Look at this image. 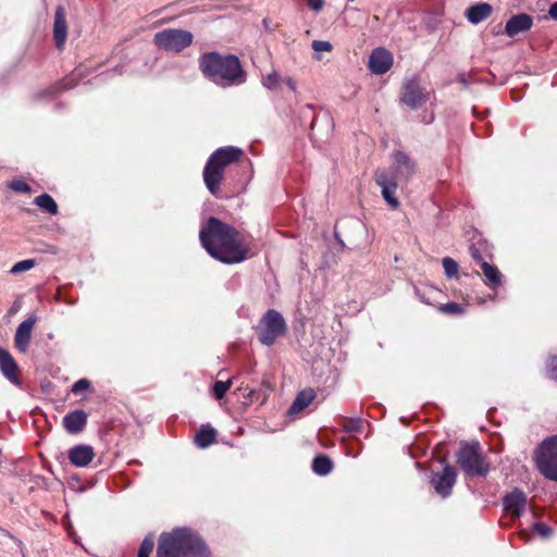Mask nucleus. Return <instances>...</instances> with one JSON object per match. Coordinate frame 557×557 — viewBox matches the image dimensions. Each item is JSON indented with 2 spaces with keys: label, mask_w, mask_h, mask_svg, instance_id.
Wrapping results in <instances>:
<instances>
[{
  "label": "nucleus",
  "mask_w": 557,
  "mask_h": 557,
  "mask_svg": "<svg viewBox=\"0 0 557 557\" xmlns=\"http://www.w3.org/2000/svg\"><path fill=\"white\" fill-rule=\"evenodd\" d=\"M443 268L445 271V275L449 278L457 275L458 272V263L450 257H445L442 260Z\"/></svg>",
  "instance_id": "nucleus-28"
},
{
  "label": "nucleus",
  "mask_w": 557,
  "mask_h": 557,
  "mask_svg": "<svg viewBox=\"0 0 557 557\" xmlns=\"http://www.w3.org/2000/svg\"><path fill=\"white\" fill-rule=\"evenodd\" d=\"M332 469L333 462L325 455L317 456L312 461V470L319 475H326L332 471Z\"/></svg>",
  "instance_id": "nucleus-25"
},
{
  "label": "nucleus",
  "mask_w": 557,
  "mask_h": 557,
  "mask_svg": "<svg viewBox=\"0 0 557 557\" xmlns=\"http://www.w3.org/2000/svg\"><path fill=\"white\" fill-rule=\"evenodd\" d=\"M216 441V432L209 424L202 425L195 436V443L199 448H207Z\"/></svg>",
  "instance_id": "nucleus-23"
},
{
  "label": "nucleus",
  "mask_w": 557,
  "mask_h": 557,
  "mask_svg": "<svg viewBox=\"0 0 557 557\" xmlns=\"http://www.w3.org/2000/svg\"><path fill=\"white\" fill-rule=\"evenodd\" d=\"M315 394L313 389H305L298 393L292 406L288 409V414H296L307 408L314 399Z\"/></svg>",
  "instance_id": "nucleus-22"
},
{
  "label": "nucleus",
  "mask_w": 557,
  "mask_h": 557,
  "mask_svg": "<svg viewBox=\"0 0 557 557\" xmlns=\"http://www.w3.org/2000/svg\"><path fill=\"white\" fill-rule=\"evenodd\" d=\"M199 67L207 78L222 87L237 86L246 82V73L234 54L205 53L199 58Z\"/></svg>",
  "instance_id": "nucleus-2"
},
{
  "label": "nucleus",
  "mask_w": 557,
  "mask_h": 557,
  "mask_svg": "<svg viewBox=\"0 0 557 557\" xmlns=\"http://www.w3.org/2000/svg\"><path fill=\"white\" fill-rule=\"evenodd\" d=\"M360 425V421H349V423L345 426L346 431L354 432L358 431Z\"/></svg>",
  "instance_id": "nucleus-42"
},
{
  "label": "nucleus",
  "mask_w": 557,
  "mask_h": 557,
  "mask_svg": "<svg viewBox=\"0 0 557 557\" xmlns=\"http://www.w3.org/2000/svg\"><path fill=\"white\" fill-rule=\"evenodd\" d=\"M492 5L485 2H480L471 5L466 11L468 21L472 24H479L486 20L492 14Z\"/></svg>",
  "instance_id": "nucleus-21"
},
{
  "label": "nucleus",
  "mask_w": 557,
  "mask_h": 557,
  "mask_svg": "<svg viewBox=\"0 0 557 557\" xmlns=\"http://www.w3.org/2000/svg\"><path fill=\"white\" fill-rule=\"evenodd\" d=\"M533 458L540 473L557 482V435L545 438L536 447Z\"/></svg>",
  "instance_id": "nucleus-7"
},
{
  "label": "nucleus",
  "mask_w": 557,
  "mask_h": 557,
  "mask_svg": "<svg viewBox=\"0 0 557 557\" xmlns=\"http://www.w3.org/2000/svg\"><path fill=\"white\" fill-rule=\"evenodd\" d=\"M307 4L311 10L319 12L324 5V0H307Z\"/></svg>",
  "instance_id": "nucleus-39"
},
{
  "label": "nucleus",
  "mask_w": 557,
  "mask_h": 557,
  "mask_svg": "<svg viewBox=\"0 0 557 557\" xmlns=\"http://www.w3.org/2000/svg\"><path fill=\"white\" fill-rule=\"evenodd\" d=\"M164 546L171 557H206L208 548L201 539L188 529L162 533L158 547Z\"/></svg>",
  "instance_id": "nucleus-3"
},
{
  "label": "nucleus",
  "mask_w": 557,
  "mask_h": 557,
  "mask_svg": "<svg viewBox=\"0 0 557 557\" xmlns=\"http://www.w3.org/2000/svg\"><path fill=\"white\" fill-rule=\"evenodd\" d=\"M75 86L73 78H66L60 83L58 89H71Z\"/></svg>",
  "instance_id": "nucleus-40"
},
{
  "label": "nucleus",
  "mask_w": 557,
  "mask_h": 557,
  "mask_svg": "<svg viewBox=\"0 0 557 557\" xmlns=\"http://www.w3.org/2000/svg\"><path fill=\"white\" fill-rule=\"evenodd\" d=\"M87 423V414L83 410H74L63 418V425L71 434L81 432Z\"/></svg>",
  "instance_id": "nucleus-20"
},
{
  "label": "nucleus",
  "mask_w": 557,
  "mask_h": 557,
  "mask_svg": "<svg viewBox=\"0 0 557 557\" xmlns=\"http://www.w3.org/2000/svg\"><path fill=\"white\" fill-rule=\"evenodd\" d=\"M500 27H502L500 25H497V26H496L497 30L495 29V34H498V33H499Z\"/></svg>",
  "instance_id": "nucleus-47"
},
{
  "label": "nucleus",
  "mask_w": 557,
  "mask_h": 557,
  "mask_svg": "<svg viewBox=\"0 0 557 557\" xmlns=\"http://www.w3.org/2000/svg\"><path fill=\"white\" fill-rule=\"evenodd\" d=\"M470 255L480 264L482 263V261H485L483 256L481 255L480 249L475 245L470 246Z\"/></svg>",
  "instance_id": "nucleus-38"
},
{
  "label": "nucleus",
  "mask_w": 557,
  "mask_h": 557,
  "mask_svg": "<svg viewBox=\"0 0 557 557\" xmlns=\"http://www.w3.org/2000/svg\"><path fill=\"white\" fill-rule=\"evenodd\" d=\"M37 321V317L35 314L29 315L26 320H24L16 329L14 335V343L16 348L24 352L27 350L30 338H32V330Z\"/></svg>",
  "instance_id": "nucleus-15"
},
{
  "label": "nucleus",
  "mask_w": 557,
  "mask_h": 557,
  "mask_svg": "<svg viewBox=\"0 0 557 557\" xmlns=\"http://www.w3.org/2000/svg\"><path fill=\"white\" fill-rule=\"evenodd\" d=\"M10 187L14 191H18V193H29L30 191L29 185L22 180L12 181L10 184Z\"/></svg>",
  "instance_id": "nucleus-35"
},
{
  "label": "nucleus",
  "mask_w": 557,
  "mask_h": 557,
  "mask_svg": "<svg viewBox=\"0 0 557 557\" xmlns=\"http://www.w3.org/2000/svg\"><path fill=\"white\" fill-rule=\"evenodd\" d=\"M527 495L519 488H515L503 498V506L512 519L520 518L527 507Z\"/></svg>",
  "instance_id": "nucleus-12"
},
{
  "label": "nucleus",
  "mask_w": 557,
  "mask_h": 557,
  "mask_svg": "<svg viewBox=\"0 0 557 557\" xmlns=\"http://www.w3.org/2000/svg\"><path fill=\"white\" fill-rule=\"evenodd\" d=\"M534 529L542 536H548L552 532V529L545 523H535Z\"/></svg>",
  "instance_id": "nucleus-37"
},
{
  "label": "nucleus",
  "mask_w": 557,
  "mask_h": 557,
  "mask_svg": "<svg viewBox=\"0 0 557 557\" xmlns=\"http://www.w3.org/2000/svg\"><path fill=\"white\" fill-rule=\"evenodd\" d=\"M393 65V55L384 48H376L369 58V69L372 73L382 75Z\"/></svg>",
  "instance_id": "nucleus-13"
},
{
  "label": "nucleus",
  "mask_w": 557,
  "mask_h": 557,
  "mask_svg": "<svg viewBox=\"0 0 557 557\" xmlns=\"http://www.w3.org/2000/svg\"><path fill=\"white\" fill-rule=\"evenodd\" d=\"M35 265V260L33 259H25L22 261L16 262L10 270V273L12 274H18L24 271H28L33 269Z\"/></svg>",
  "instance_id": "nucleus-30"
},
{
  "label": "nucleus",
  "mask_w": 557,
  "mask_h": 557,
  "mask_svg": "<svg viewBox=\"0 0 557 557\" xmlns=\"http://www.w3.org/2000/svg\"><path fill=\"white\" fill-rule=\"evenodd\" d=\"M311 46L315 52H330L333 49L332 44L326 40H313Z\"/></svg>",
  "instance_id": "nucleus-33"
},
{
  "label": "nucleus",
  "mask_w": 557,
  "mask_h": 557,
  "mask_svg": "<svg viewBox=\"0 0 557 557\" xmlns=\"http://www.w3.org/2000/svg\"><path fill=\"white\" fill-rule=\"evenodd\" d=\"M53 38L55 46L62 50L67 38V24L65 20V10L62 5L57 7L53 22Z\"/></svg>",
  "instance_id": "nucleus-17"
},
{
  "label": "nucleus",
  "mask_w": 557,
  "mask_h": 557,
  "mask_svg": "<svg viewBox=\"0 0 557 557\" xmlns=\"http://www.w3.org/2000/svg\"><path fill=\"white\" fill-rule=\"evenodd\" d=\"M548 14L553 20H557V2L553 3L548 10Z\"/></svg>",
  "instance_id": "nucleus-43"
},
{
  "label": "nucleus",
  "mask_w": 557,
  "mask_h": 557,
  "mask_svg": "<svg viewBox=\"0 0 557 557\" xmlns=\"http://www.w3.org/2000/svg\"><path fill=\"white\" fill-rule=\"evenodd\" d=\"M153 547H154L153 536L152 535L146 536L140 544L137 557H149Z\"/></svg>",
  "instance_id": "nucleus-27"
},
{
  "label": "nucleus",
  "mask_w": 557,
  "mask_h": 557,
  "mask_svg": "<svg viewBox=\"0 0 557 557\" xmlns=\"http://www.w3.org/2000/svg\"><path fill=\"white\" fill-rule=\"evenodd\" d=\"M519 535H520V537H521V539H523L524 541H529V539H530L529 533H528V532H525V531L520 532V534H519Z\"/></svg>",
  "instance_id": "nucleus-44"
},
{
  "label": "nucleus",
  "mask_w": 557,
  "mask_h": 557,
  "mask_svg": "<svg viewBox=\"0 0 557 557\" xmlns=\"http://www.w3.org/2000/svg\"><path fill=\"white\" fill-rule=\"evenodd\" d=\"M231 386H232V380L216 381L213 384V394H214L215 398L222 399Z\"/></svg>",
  "instance_id": "nucleus-29"
},
{
  "label": "nucleus",
  "mask_w": 557,
  "mask_h": 557,
  "mask_svg": "<svg viewBox=\"0 0 557 557\" xmlns=\"http://www.w3.org/2000/svg\"><path fill=\"white\" fill-rule=\"evenodd\" d=\"M90 385L89 381L86 380V379H81L78 380L77 382L74 383L73 387H72V391L73 393H78L83 389H86L88 388Z\"/></svg>",
  "instance_id": "nucleus-36"
},
{
  "label": "nucleus",
  "mask_w": 557,
  "mask_h": 557,
  "mask_svg": "<svg viewBox=\"0 0 557 557\" xmlns=\"http://www.w3.org/2000/svg\"><path fill=\"white\" fill-rule=\"evenodd\" d=\"M154 44L169 51L180 52L193 42V34L183 29L169 28L154 35Z\"/></svg>",
  "instance_id": "nucleus-8"
},
{
  "label": "nucleus",
  "mask_w": 557,
  "mask_h": 557,
  "mask_svg": "<svg viewBox=\"0 0 557 557\" xmlns=\"http://www.w3.org/2000/svg\"><path fill=\"white\" fill-rule=\"evenodd\" d=\"M533 25V20L525 13H520L511 16L506 25L505 33L508 37H516L521 33L528 32Z\"/></svg>",
  "instance_id": "nucleus-16"
},
{
  "label": "nucleus",
  "mask_w": 557,
  "mask_h": 557,
  "mask_svg": "<svg viewBox=\"0 0 557 557\" xmlns=\"http://www.w3.org/2000/svg\"><path fill=\"white\" fill-rule=\"evenodd\" d=\"M281 82H282V78H281V76L278 75V73H277V72H275V71L271 72L270 74H268V75L263 78V85H264L268 89H275V88H277Z\"/></svg>",
  "instance_id": "nucleus-31"
},
{
  "label": "nucleus",
  "mask_w": 557,
  "mask_h": 557,
  "mask_svg": "<svg viewBox=\"0 0 557 557\" xmlns=\"http://www.w3.org/2000/svg\"><path fill=\"white\" fill-rule=\"evenodd\" d=\"M282 82H283V83H285V84H286V86H287L290 90H293V91H295V90H296V88H297V84H296V82H295V79H294V78H292V77H285V78H283V79H282Z\"/></svg>",
  "instance_id": "nucleus-41"
},
{
  "label": "nucleus",
  "mask_w": 557,
  "mask_h": 557,
  "mask_svg": "<svg viewBox=\"0 0 557 557\" xmlns=\"http://www.w3.org/2000/svg\"><path fill=\"white\" fill-rule=\"evenodd\" d=\"M480 267L485 276L487 285H490L491 287H496V286L500 285L502 273L495 265L488 263L487 261H482Z\"/></svg>",
  "instance_id": "nucleus-24"
},
{
  "label": "nucleus",
  "mask_w": 557,
  "mask_h": 557,
  "mask_svg": "<svg viewBox=\"0 0 557 557\" xmlns=\"http://www.w3.org/2000/svg\"><path fill=\"white\" fill-rule=\"evenodd\" d=\"M243 154L240 148L225 146L216 149L208 159L203 169V182L214 197H220V186L224 178L225 168L236 162Z\"/></svg>",
  "instance_id": "nucleus-4"
},
{
  "label": "nucleus",
  "mask_w": 557,
  "mask_h": 557,
  "mask_svg": "<svg viewBox=\"0 0 557 557\" xmlns=\"http://www.w3.org/2000/svg\"><path fill=\"white\" fill-rule=\"evenodd\" d=\"M457 462L461 470L470 476H485L490 471V462L479 442L462 443L457 453Z\"/></svg>",
  "instance_id": "nucleus-5"
},
{
  "label": "nucleus",
  "mask_w": 557,
  "mask_h": 557,
  "mask_svg": "<svg viewBox=\"0 0 557 557\" xmlns=\"http://www.w3.org/2000/svg\"><path fill=\"white\" fill-rule=\"evenodd\" d=\"M34 203L38 206L41 210L50 213V214H57L58 213V205L53 200V198L48 194H42L37 196L34 199Z\"/></svg>",
  "instance_id": "nucleus-26"
},
{
  "label": "nucleus",
  "mask_w": 557,
  "mask_h": 557,
  "mask_svg": "<svg viewBox=\"0 0 557 557\" xmlns=\"http://www.w3.org/2000/svg\"><path fill=\"white\" fill-rule=\"evenodd\" d=\"M393 169L395 177L409 180L416 171V164L405 152L395 151L393 153Z\"/></svg>",
  "instance_id": "nucleus-14"
},
{
  "label": "nucleus",
  "mask_w": 557,
  "mask_h": 557,
  "mask_svg": "<svg viewBox=\"0 0 557 557\" xmlns=\"http://www.w3.org/2000/svg\"><path fill=\"white\" fill-rule=\"evenodd\" d=\"M440 310L448 314H460L463 312L462 307L457 302H447L440 307Z\"/></svg>",
  "instance_id": "nucleus-32"
},
{
  "label": "nucleus",
  "mask_w": 557,
  "mask_h": 557,
  "mask_svg": "<svg viewBox=\"0 0 557 557\" xmlns=\"http://www.w3.org/2000/svg\"><path fill=\"white\" fill-rule=\"evenodd\" d=\"M429 99L428 92L422 88L417 77L407 79L401 90V102L412 110L422 107Z\"/></svg>",
  "instance_id": "nucleus-10"
},
{
  "label": "nucleus",
  "mask_w": 557,
  "mask_h": 557,
  "mask_svg": "<svg viewBox=\"0 0 557 557\" xmlns=\"http://www.w3.org/2000/svg\"><path fill=\"white\" fill-rule=\"evenodd\" d=\"M0 370L2 374L13 384L18 385L17 364L5 349L0 348Z\"/></svg>",
  "instance_id": "nucleus-19"
},
{
  "label": "nucleus",
  "mask_w": 557,
  "mask_h": 557,
  "mask_svg": "<svg viewBox=\"0 0 557 557\" xmlns=\"http://www.w3.org/2000/svg\"><path fill=\"white\" fill-rule=\"evenodd\" d=\"M287 331V325L283 315L274 310L269 309L259 320L256 326V334L262 345L271 346L275 341L283 336Z\"/></svg>",
  "instance_id": "nucleus-6"
},
{
  "label": "nucleus",
  "mask_w": 557,
  "mask_h": 557,
  "mask_svg": "<svg viewBox=\"0 0 557 557\" xmlns=\"http://www.w3.org/2000/svg\"><path fill=\"white\" fill-rule=\"evenodd\" d=\"M457 473L454 467L446 465L442 472L432 474L430 483L436 494L446 498L451 494L453 487L456 483Z\"/></svg>",
  "instance_id": "nucleus-11"
},
{
  "label": "nucleus",
  "mask_w": 557,
  "mask_h": 557,
  "mask_svg": "<svg viewBox=\"0 0 557 557\" xmlns=\"http://www.w3.org/2000/svg\"><path fill=\"white\" fill-rule=\"evenodd\" d=\"M199 239L207 252L222 263H239L249 256L250 247L245 236L214 216L201 226Z\"/></svg>",
  "instance_id": "nucleus-1"
},
{
  "label": "nucleus",
  "mask_w": 557,
  "mask_h": 557,
  "mask_svg": "<svg viewBox=\"0 0 557 557\" xmlns=\"http://www.w3.org/2000/svg\"><path fill=\"white\" fill-rule=\"evenodd\" d=\"M547 375L552 379H557V356H549L547 360Z\"/></svg>",
  "instance_id": "nucleus-34"
},
{
  "label": "nucleus",
  "mask_w": 557,
  "mask_h": 557,
  "mask_svg": "<svg viewBox=\"0 0 557 557\" xmlns=\"http://www.w3.org/2000/svg\"><path fill=\"white\" fill-rule=\"evenodd\" d=\"M94 457V449L89 445H76L69 450V459L76 467H86Z\"/></svg>",
  "instance_id": "nucleus-18"
},
{
  "label": "nucleus",
  "mask_w": 557,
  "mask_h": 557,
  "mask_svg": "<svg viewBox=\"0 0 557 557\" xmlns=\"http://www.w3.org/2000/svg\"><path fill=\"white\" fill-rule=\"evenodd\" d=\"M374 181L381 187L383 199L392 209L399 207L398 198L396 197L397 182L394 174L386 169H377L374 173Z\"/></svg>",
  "instance_id": "nucleus-9"
},
{
  "label": "nucleus",
  "mask_w": 557,
  "mask_h": 557,
  "mask_svg": "<svg viewBox=\"0 0 557 557\" xmlns=\"http://www.w3.org/2000/svg\"><path fill=\"white\" fill-rule=\"evenodd\" d=\"M255 394H256L255 391H250V393H249L250 400H252V397H253Z\"/></svg>",
  "instance_id": "nucleus-46"
},
{
  "label": "nucleus",
  "mask_w": 557,
  "mask_h": 557,
  "mask_svg": "<svg viewBox=\"0 0 557 557\" xmlns=\"http://www.w3.org/2000/svg\"><path fill=\"white\" fill-rule=\"evenodd\" d=\"M459 81H460L461 83L466 84V78H465V75H463V74H461V75L459 76Z\"/></svg>",
  "instance_id": "nucleus-45"
}]
</instances>
